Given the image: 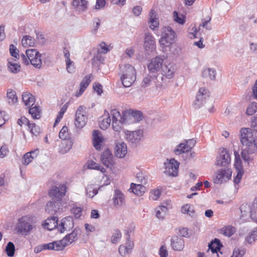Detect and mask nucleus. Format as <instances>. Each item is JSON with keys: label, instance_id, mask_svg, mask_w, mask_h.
<instances>
[{"label": "nucleus", "instance_id": "c03bdc74", "mask_svg": "<svg viewBox=\"0 0 257 257\" xmlns=\"http://www.w3.org/2000/svg\"><path fill=\"white\" fill-rule=\"evenodd\" d=\"M86 195L92 198L98 193V190L93 185H89L86 187Z\"/></svg>", "mask_w": 257, "mask_h": 257}, {"label": "nucleus", "instance_id": "4c0bfd02", "mask_svg": "<svg viewBox=\"0 0 257 257\" xmlns=\"http://www.w3.org/2000/svg\"><path fill=\"white\" fill-rule=\"evenodd\" d=\"M168 210V208L166 206L164 205L159 206L156 208V217L160 219H164Z\"/></svg>", "mask_w": 257, "mask_h": 257}, {"label": "nucleus", "instance_id": "4d7b16f0", "mask_svg": "<svg viewBox=\"0 0 257 257\" xmlns=\"http://www.w3.org/2000/svg\"><path fill=\"white\" fill-rule=\"evenodd\" d=\"M241 212V217L247 216L248 214L250 215V208L247 205H242L240 207Z\"/></svg>", "mask_w": 257, "mask_h": 257}, {"label": "nucleus", "instance_id": "393cba45", "mask_svg": "<svg viewBox=\"0 0 257 257\" xmlns=\"http://www.w3.org/2000/svg\"><path fill=\"white\" fill-rule=\"evenodd\" d=\"M43 248L44 249L59 251L62 250L64 249V245H63L61 240H58L49 243L43 244Z\"/></svg>", "mask_w": 257, "mask_h": 257}, {"label": "nucleus", "instance_id": "7ed1b4c3", "mask_svg": "<svg viewBox=\"0 0 257 257\" xmlns=\"http://www.w3.org/2000/svg\"><path fill=\"white\" fill-rule=\"evenodd\" d=\"M118 75L121 83L124 87H131L136 79V71L133 66L130 64L120 66Z\"/></svg>", "mask_w": 257, "mask_h": 257}, {"label": "nucleus", "instance_id": "0eeeda50", "mask_svg": "<svg viewBox=\"0 0 257 257\" xmlns=\"http://www.w3.org/2000/svg\"><path fill=\"white\" fill-rule=\"evenodd\" d=\"M175 37L176 33L170 27H164L159 43L164 47L169 46L174 43Z\"/></svg>", "mask_w": 257, "mask_h": 257}, {"label": "nucleus", "instance_id": "bf43d9fd", "mask_svg": "<svg viewBox=\"0 0 257 257\" xmlns=\"http://www.w3.org/2000/svg\"><path fill=\"white\" fill-rule=\"evenodd\" d=\"M35 156H32L31 154L27 153L24 155L23 158V163L25 165H28L29 164L32 162Z\"/></svg>", "mask_w": 257, "mask_h": 257}, {"label": "nucleus", "instance_id": "e433bc0d", "mask_svg": "<svg viewBox=\"0 0 257 257\" xmlns=\"http://www.w3.org/2000/svg\"><path fill=\"white\" fill-rule=\"evenodd\" d=\"M22 45L24 47H32L35 44V39L30 36H24L22 39Z\"/></svg>", "mask_w": 257, "mask_h": 257}, {"label": "nucleus", "instance_id": "774afa93", "mask_svg": "<svg viewBox=\"0 0 257 257\" xmlns=\"http://www.w3.org/2000/svg\"><path fill=\"white\" fill-rule=\"evenodd\" d=\"M237 174L234 178V183L235 184H238L241 179L242 176L244 174L243 170L236 171Z\"/></svg>", "mask_w": 257, "mask_h": 257}, {"label": "nucleus", "instance_id": "423d86ee", "mask_svg": "<svg viewBox=\"0 0 257 257\" xmlns=\"http://www.w3.org/2000/svg\"><path fill=\"white\" fill-rule=\"evenodd\" d=\"M110 114L112 117V126L113 130L116 132H120L122 129V124L127 123L126 118V115L122 112V115H121L116 109H112Z\"/></svg>", "mask_w": 257, "mask_h": 257}, {"label": "nucleus", "instance_id": "13d9d810", "mask_svg": "<svg viewBox=\"0 0 257 257\" xmlns=\"http://www.w3.org/2000/svg\"><path fill=\"white\" fill-rule=\"evenodd\" d=\"M59 138L63 140H66L69 138V134L68 132V128L66 126H64L61 130L59 134Z\"/></svg>", "mask_w": 257, "mask_h": 257}, {"label": "nucleus", "instance_id": "37998d69", "mask_svg": "<svg viewBox=\"0 0 257 257\" xmlns=\"http://www.w3.org/2000/svg\"><path fill=\"white\" fill-rule=\"evenodd\" d=\"M29 113L34 119H39L41 117V109L39 106L31 107L29 110Z\"/></svg>", "mask_w": 257, "mask_h": 257}, {"label": "nucleus", "instance_id": "f8f14e48", "mask_svg": "<svg viewBox=\"0 0 257 257\" xmlns=\"http://www.w3.org/2000/svg\"><path fill=\"white\" fill-rule=\"evenodd\" d=\"M230 162V157L228 152L223 148L216 158V165L226 168Z\"/></svg>", "mask_w": 257, "mask_h": 257}, {"label": "nucleus", "instance_id": "603ef678", "mask_svg": "<svg viewBox=\"0 0 257 257\" xmlns=\"http://www.w3.org/2000/svg\"><path fill=\"white\" fill-rule=\"evenodd\" d=\"M67 108V106H66V104H65L61 107V108L60 110L59 111V112L57 115V116L56 118V120H55V121L54 123V126H55L56 125V124H57L58 123H59L60 122L61 119L62 118L65 112L66 111Z\"/></svg>", "mask_w": 257, "mask_h": 257}, {"label": "nucleus", "instance_id": "473e14b6", "mask_svg": "<svg viewBox=\"0 0 257 257\" xmlns=\"http://www.w3.org/2000/svg\"><path fill=\"white\" fill-rule=\"evenodd\" d=\"M131 189L132 192L136 195L142 196L146 191V187L141 184H136L132 183L131 185Z\"/></svg>", "mask_w": 257, "mask_h": 257}, {"label": "nucleus", "instance_id": "58836bf2", "mask_svg": "<svg viewBox=\"0 0 257 257\" xmlns=\"http://www.w3.org/2000/svg\"><path fill=\"white\" fill-rule=\"evenodd\" d=\"M202 76L204 78H209L211 80H214L216 76L215 70L209 68H206L203 70Z\"/></svg>", "mask_w": 257, "mask_h": 257}, {"label": "nucleus", "instance_id": "0e129e2a", "mask_svg": "<svg viewBox=\"0 0 257 257\" xmlns=\"http://www.w3.org/2000/svg\"><path fill=\"white\" fill-rule=\"evenodd\" d=\"M190 209V206L188 204H186L182 207L181 211L183 213L188 214L190 216H192L194 213V211L193 210H191Z\"/></svg>", "mask_w": 257, "mask_h": 257}, {"label": "nucleus", "instance_id": "1a4fd4ad", "mask_svg": "<svg viewBox=\"0 0 257 257\" xmlns=\"http://www.w3.org/2000/svg\"><path fill=\"white\" fill-rule=\"evenodd\" d=\"M85 107L80 106L75 113V125L78 128H82L86 123L87 117L85 115Z\"/></svg>", "mask_w": 257, "mask_h": 257}, {"label": "nucleus", "instance_id": "2eb2a0df", "mask_svg": "<svg viewBox=\"0 0 257 257\" xmlns=\"http://www.w3.org/2000/svg\"><path fill=\"white\" fill-rule=\"evenodd\" d=\"M81 234V230L79 228H75L73 231L66 235L62 240H61L64 248L73 242L76 241L78 239V236Z\"/></svg>", "mask_w": 257, "mask_h": 257}, {"label": "nucleus", "instance_id": "20e7f679", "mask_svg": "<svg viewBox=\"0 0 257 257\" xmlns=\"http://www.w3.org/2000/svg\"><path fill=\"white\" fill-rule=\"evenodd\" d=\"M41 57V54L36 49H27L26 51V55L23 53L21 54V58L24 64L28 65L31 63L38 69H40L42 66Z\"/></svg>", "mask_w": 257, "mask_h": 257}, {"label": "nucleus", "instance_id": "a878e982", "mask_svg": "<svg viewBox=\"0 0 257 257\" xmlns=\"http://www.w3.org/2000/svg\"><path fill=\"white\" fill-rule=\"evenodd\" d=\"M7 67L10 72L14 74L18 73L21 69L20 65L16 62V59L13 58L8 59Z\"/></svg>", "mask_w": 257, "mask_h": 257}, {"label": "nucleus", "instance_id": "2f4dec72", "mask_svg": "<svg viewBox=\"0 0 257 257\" xmlns=\"http://www.w3.org/2000/svg\"><path fill=\"white\" fill-rule=\"evenodd\" d=\"M22 100L25 104L29 107L32 106L35 102L34 96L31 93L25 92L22 95Z\"/></svg>", "mask_w": 257, "mask_h": 257}, {"label": "nucleus", "instance_id": "b1692460", "mask_svg": "<svg viewBox=\"0 0 257 257\" xmlns=\"http://www.w3.org/2000/svg\"><path fill=\"white\" fill-rule=\"evenodd\" d=\"M171 246L175 250H182L184 246V239L177 236H173L171 239Z\"/></svg>", "mask_w": 257, "mask_h": 257}, {"label": "nucleus", "instance_id": "9d476101", "mask_svg": "<svg viewBox=\"0 0 257 257\" xmlns=\"http://www.w3.org/2000/svg\"><path fill=\"white\" fill-rule=\"evenodd\" d=\"M231 173V170L227 168L218 170L214 179V182L215 184H220L226 182L230 179Z\"/></svg>", "mask_w": 257, "mask_h": 257}, {"label": "nucleus", "instance_id": "f257e3e1", "mask_svg": "<svg viewBox=\"0 0 257 257\" xmlns=\"http://www.w3.org/2000/svg\"><path fill=\"white\" fill-rule=\"evenodd\" d=\"M240 140L243 145L241 157L245 162L249 164L252 160L250 155L257 151V142L251 128H242L240 131Z\"/></svg>", "mask_w": 257, "mask_h": 257}, {"label": "nucleus", "instance_id": "69168bd1", "mask_svg": "<svg viewBox=\"0 0 257 257\" xmlns=\"http://www.w3.org/2000/svg\"><path fill=\"white\" fill-rule=\"evenodd\" d=\"M17 123L21 126H22L23 124L28 126L30 122L27 117L23 116L18 119Z\"/></svg>", "mask_w": 257, "mask_h": 257}, {"label": "nucleus", "instance_id": "3c124183", "mask_svg": "<svg viewBox=\"0 0 257 257\" xmlns=\"http://www.w3.org/2000/svg\"><path fill=\"white\" fill-rule=\"evenodd\" d=\"M257 111V103H251L246 109V113L248 115H251Z\"/></svg>", "mask_w": 257, "mask_h": 257}, {"label": "nucleus", "instance_id": "8fccbe9b", "mask_svg": "<svg viewBox=\"0 0 257 257\" xmlns=\"http://www.w3.org/2000/svg\"><path fill=\"white\" fill-rule=\"evenodd\" d=\"M173 18L174 21L180 24H184L185 22V17L182 14H179L177 12H173Z\"/></svg>", "mask_w": 257, "mask_h": 257}, {"label": "nucleus", "instance_id": "09e8293b", "mask_svg": "<svg viewBox=\"0 0 257 257\" xmlns=\"http://www.w3.org/2000/svg\"><path fill=\"white\" fill-rule=\"evenodd\" d=\"M234 166L236 171L243 170L241 161L239 155L237 153H235V162Z\"/></svg>", "mask_w": 257, "mask_h": 257}, {"label": "nucleus", "instance_id": "de8ad7c7", "mask_svg": "<svg viewBox=\"0 0 257 257\" xmlns=\"http://www.w3.org/2000/svg\"><path fill=\"white\" fill-rule=\"evenodd\" d=\"M28 128L30 133L34 136H37L41 132V129L40 127L34 123H30L28 126Z\"/></svg>", "mask_w": 257, "mask_h": 257}, {"label": "nucleus", "instance_id": "aec40b11", "mask_svg": "<svg viewBox=\"0 0 257 257\" xmlns=\"http://www.w3.org/2000/svg\"><path fill=\"white\" fill-rule=\"evenodd\" d=\"M174 72L175 68L172 65L170 64L165 65L163 67L162 75L163 76H161L159 78L163 81L166 80V78L171 79L173 77Z\"/></svg>", "mask_w": 257, "mask_h": 257}, {"label": "nucleus", "instance_id": "4be33fe9", "mask_svg": "<svg viewBox=\"0 0 257 257\" xmlns=\"http://www.w3.org/2000/svg\"><path fill=\"white\" fill-rule=\"evenodd\" d=\"M92 140L93 146L95 149L97 150H100L103 142V138L99 131L94 130L92 132Z\"/></svg>", "mask_w": 257, "mask_h": 257}, {"label": "nucleus", "instance_id": "6e6d98bb", "mask_svg": "<svg viewBox=\"0 0 257 257\" xmlns=\"http://www.w3.org/2000/svg\"><path fill=\"white\" fill-rule=\"evenodd\" d=\"M92 77L91 74L86 75L82 79L80 83V87L86 89L91 82V77Z\"/></svg>", "mask_w": 257, "mask_h": 257}, {"label": "nucleus", "instance_id": "338daca9", "mask_svg": "<svg viewBox=\"0 0 257 257\" xmlns=\"http://www.w3.org/2000/svg\"><path fill=\"white\" fill-rule=\"evenodd\" d=\"M149 23L150 24L149 27L152 30L154 31L158 28L159 25L158 19L149 20Z\"/></svg>", "mask_w": 257, "mask_h": 257}, {"label": "nucleus", "instance_id": "7c9ffc66", "mask_svg": "<svg viewBox=\"0 0 257 257\" xmlns=\"http://www.w3.org/2000/svg\"><path fill=\"white\" fill-rule=\"evenodd\" d=\"M73 146V143L70 140H66L62 142L60 146L59 152L61 154H65L69 152Z\"/></svg>", "mask_w": 257, "mask_h": 257}, {"label": "nucleus", "instance_id": "72a5a7b5", "mask_svg": "<svg viewBox=\"0 0 257 257\" xmlns=\"http://www.w3.org/2000/svg\"><path fill=\"white\" fill-rule=\"evenodd\" d=\"M155 79H157L158 81V76L155 75L151 76L147 75L143 78L141 85L144 88L149 87L152 84L153 82L154 81Z\"/></svg>", "mask_w": 257, "mask_h": 257}, {"label": "nucleus", "instance_id": "bb28decb", "mask_svg": "<svg viewBox=\"0 0 257 257\" xmlns=\"http://www.w3.org/2000/svg\"><path fill=\"white\" fill-rule=\"evenodd\" d=\"M123 114L126 115V121L128 122V119H131L133 118L134 119L135 121L139 122L143 119V113L140 111L135 110L132 111L131 112L129 111H123Z\"/></svg>", "mask_w": 257, "mask_h": 257}, {"label": "nucleus", "instance_id": "412c9836", "mask_svg": "<svg viewBox=\"0 0 257 257\" xmlns=\"http://www.w3.org/2000/svg\"><path fill=\"white\" fill-rule=\"evenodd\" d=\"M127 153V147L123 142L116 143L114 148L115 155L119 158H123Z\"/></svg>", "mask_w": 257, "mask_h": 257}, {"label": "nucleus", "instance_id": "cd10ccee", "mask_svg": "<svg viewBox=\"0 0 257 257\" xmlns=\"http://www.w3.org/2000/svg\"><path fill=\"white\" fill-rule=\"evenodd\" d=\"M88 2L86 0H73L72 6L79 12H83L87 9Z\"/></svg>", "mask_w": 257, "mask_h": 257}, {"label": "nucleus", "instance_id": "c85d7f7f", "mask_svg": "<svg viewBox=\"0 0 257 257\" xmlns=\"http://www.w3.org/2000/svg\"><path fill=\"white\" fill-rule=\"evenodd\" d=\"M124 201V196L119 190H116L113 197V204L115 206H120Z\"/></svg>", "mask_w": 257, "mask_h": 257}, {"label": "nucleus", "instance_id": "39448f33", "mask_svg": "<svg viewBox=\"0 0 257 257\" xmlns=\"http://www.w3.org/2000/svg\"><path fill=\"white\" fill-rule=\"evenodd\" d=\"M34 227L32 218L23 216L19 219L16 230L18 234L26 236L32 231Z\"/></svg>", "mask_w": 257, "mask_h": 257}, {"label": "nucleus", "instance_id": "6ab92c4d", "mask_svg": "<svg viewBox=\"0 0 257 257\" xmlns=\"http://www.w3.org/2000/svg\"><path fill=\"white\" fill-rule=\"evenodd\" d=\"M189 143L193 146L195 145V142L192 140H189L186 144L181 143L178 145V148L174 150L175 153L176 155H180L191 152L192 147L188 144Z\"/></svg>", "mask_w": 257, "mask_h": 257}, {"label": "nucleus", "instance_id": "ea45409f", "mask_svg": "<svg viewBox=\"0 0 257 257\" xmlns=\"http://www.w3.org/2000/svg\"><path fill=\"white\" fill-rule=\"evenodd\" d=\"M235 232V227L230 225L223 227L220 229V233H222L223 235L228 237H230L233 235Z\"/></svg>", "mask_w": 257, "mask_h": 257}, {"label": "nucleus", "instance_id": "ddd939ff", "mask_svg": "<svg viewBox=\"0 0 257 257\" xmlns=\"http://www.w3.org/2000/svg\"><path fill=\"white\" fill-rule=\"evenodd\" d=\"M124 133L126 140L132 144H138L143 136V132L141 130L135 131H125Z\"/></svg>", "mask_w": 257, "mask_h": 257}, {"label": "nucleus", "instance_id": "f704fd0d", "mask_svg": "<svg viewBox=\"0 0 257 257\" xmlns=\"http://www.w3.org/2000/svg\"><path fill=\"white\" fill-rule=\"evenodd\" d=\"M106 112V117H100L99 120L100 127L103 130H106L110 126L111 122V119L109 115V113L107 112Z\"/></svg>", "mask_w": 257, "mask_h": 257}, {"label": "nucleus", "instance_id": "a211bd4d", "mask_svg": "<svg viewBox=\"0 0 257 257\" xmlns=\"http://www.w3.org/2000/svg\"><path fill=\"white\" fill-rule=\"evenodd\" d=\"M45 210L46 212L51 214L62 212V208L61 207V202L55 200L49 201L46 204Z\"/></svg>", "mask_w": 257, "mask_h": 257}, {"label": "nucleus", "instance_id": "6e6552de", "mask_svg": "<svg viewBox=\"0 0 257 257\" xmlns=\"http://www.w3.org/2000/svg\"><path fill=\"white\" fill-rule=\"evenodd\" d=\"M66 188V186L64 184L60 185L58 187L53 186L49 190V195L52 200L61 202L65 195Z\"/></svg>", "mask_w": 257, "mask_h": 257}, {"label": "nucleus", "instance_id": "dca6fc26", "mask_svg": "<svg viewBox=\"0 0 257 257\" xmlns=\"http://www.w3.org/2000/svg\"><path fill=\"white\" fill-rule=\"evenodd\" d=\"M74 226V222L72 217L67 216L63 218L61 223L58 227V229L60 233H63L65 231H69Z\"/></svg>", "mask_w": 257, "mask_h": 257}, {"label": "nucleus", "instance_id": "a18cd8bd", "mask_svg": "<svg viewBox=\"0 0 257 257\" xmlns=\"http://www.w3.org/2000/svg\"><path fill=\"white\" fill-rule=\"evenodd\" d=\"M6 252L8 256H14L15 251V246L12 242H9L6 247Z\"/></svg>", "mask_w": 257, "mask_h": 257}, {"label": "nucleus", "instance_id": "f3484780", "mask_svg": "<svg viewBox=\"0 0 257 257\" xmlns=\"http://www.w3.org/2000/svg\"><path fill=\"white\" fill-rule=\"evenodd\" d=\"M144 48L148 53L154 51L156 49L155 39L150 33L145 34Z\"/></svg>", "mask_w": 257, "mask_h": 257}, {"label": "nucleus", "instance_id": "e2e57ef3", "mask_svg": "<svg viewBox=\"0 0 257 257\" xmlns=\"http://www.w3.org/2000/svg\"><path fill=\"white\" fill-rule=\"evenodd\" d=\"M161 195V191L159 189H154L151 192L150 197L153 200H157Z\"/></svg>", "mask_w": 257, "mask_h": 257}, {"label": "nucleus", "instance_id": "a19ab883", "mask_svg": "<svg viewBox=\"0 0 257 257\" xmlns=\"http://www.w3.org/2000/svg\"><path fill=\"white\" fill-rule=\"evenodd\" d=\"M257 239V227L254 228L245 237V241L251 244Z\"/></svg>", "mask_w": 257, "mask_h": 257}, {"label": "nucleus", "instance_id": "c9c22d12", "mask_svg": "<svg viewBox=\"0 0 257 257\" xmlns=\"http://www.w3.org/2000/svg\"><path fill=\"white\" fill-rule=\"evenodd\" d=\"M222 246L220 240L217 238H215L213 241L208 244L209 249H210L213 253L217 252Z\"/></svg>", "mask_w": 257, "mask_h": 257}, {"label": "nucleus", "instance_id": "f03ea898", "mask_svg": "<svg viewBox=\"0 0 257 257\" xmlns=\"http://www.w3.org/2000/svg\"><path fill=\"white\" fill-rule=\"evenodd\" d=\"M209 96L210 93L207 89L204 87L200 88L193 101L194 107L198 109L204 105L210 112H213L214 105L212 101L209 99Z\"/></svg>", "mask_w": 257, "mask_h": 257}, {"label": "nucleus", "instance_id": "c756f323", "mask_svg": "<svg viewBox=\"0 0 257 257\" xmlns=\"http://www.w3.org/2000/svg\"><path fill=\"white\" fill-rule=\"evenodd\" d=\"M58 217L52 216L46 219L44 223V227L49 230H51L58 226Z\"/></svg>", "mask_w": 257, "mask_h": 257}, {"label": "nucleus", "instance_id": "5fc2aeb1", "mask_svg": "<svg viewBox=\"0 0 257 257\" xmlns=\"http://www.w3.org/2000/svg\"><path fill=\"white\" fill-rule=\"evenodd\" d=\"M10 53L11 56L16 59H18L21 57V55L19 54V50L13 44L10 45Z\"/></svg>", "mask_w": 257, "mask_h": 257}, {"label": "nucleus", "instance_id": "052dcab7", "mask_svg": "<svg viewBox=\"0 0 257 257\" xmlns=\"http://www.w3.org/2000/svg\"><path fill=\"white\" fill-rule=\"evenodd\" d=\"M71 211L76 218H79L81 216L82 209L80 207L74 206L71 208Z\"/></svg>", "mask_w": 257, "mask_h": 257}, {"label": "nucleus", "instance_id": "4468645a", "mask_svg": "<svg viewBox=\"0 0 257 257\" xmlns=\"http://www.w3.org/2000/svg\"><path fill=\"white\" fill-rule=\"evenodd\" d=\"M179 163L174 159L170 160L169 162L166 164V170L164 173L169 176H176L178 175Z\"/></svg>", "mask_w": 257, "mask_h": 257}, {"label": "nucleus", "instance_id": "680f3d73", "mask_svg": "<svg viewBox=\"0 0 257 257\" xmlns=\"http://www.w3.org/2000/svg\"><path fill=\"white\" fill-rule=\"evenodd\" d=\"M245 252L244 249L235 248L231 257H243Z\"/></svg>", "mask_w": 257, "mask_h": 257}, {"label": "nucleus", "instance_id": "49530a36", "mask_svg": "<svg viewBox=\"0 0 257 257\" xmlns=\"http://www.w3.org/2000/svg\"><path fill=\"white\" fill-rule=\"evenodd\" d=\"M7 97L9 99V102L10 103H15L18 101L16 92L12 89H9L8 90Z\"/></svg>", "mask_w": 257, "mask_h": 257}, {"label": "nucleus", "instance_id": "79ce46f5", "mask_svg": "<svg viewBox=\"0 0 257 257\" xmlns=\"http://www.w3.org/2000/svg\"><path fill=\"white\" fill-rule=\"evenodd\" d=\"M250 217L254 222L257 223V199L254 201L250 207Z\"/></svg>", "mask_w": 257, "mask_h": 257}, {"label": "nucleus", "instance_id": "5701e85b", "mask_svg": "<svg viewBox=\"0 0 257 257\" xmlns=\"http://www.w3.org/2000/svg\"><path fill=\"white\" fill-rule=\"evenodd\" d=\"M112 155L108 149L103 152L101 156V161L106 167L109 168L112 165Z\"/></svg>", "mask_w": 257, "mask_h": 257}, {"label": "nucleus", "instance_id": "9b49d317", "mask_svg": "<svg viewBox=\"0 0 257 257\" xmlns=\"http://www.w3.org/2000/svg\"><path fill=\"white\" fill-rule=\"evenodd\" d=\"M165 59L164 56H157L152 59L148 65V68L151 73H156L162 67L163 63Z\"/></svg>", "mask_w": 257, "mask_h": 257}, {"label": "nucleus", "instance_id": "864d4df0", "mask_svg": "<svg viewBox=\"0 0 257 257\" xmlns=\"http://www.w3.org/2000/svg\"><path fill=\"white\" fill-rule=\"evenodd\" d=\"M121 237V233L120 231L116 229L114 230V232L111 238V241L112 243H116L118 242Z\"/></svg>", "mask_w": 257, "mask_h": 257}]
</instances>
